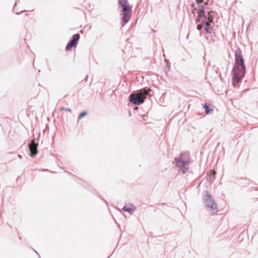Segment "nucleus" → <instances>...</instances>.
<instances>
[{"label":"nucleus","mask_w":258,"mask_h":258,"mask_svg":"<svg viewBox=\"0 0 258 258\" xmlns=\"http://www.w3.org/2000/svg\"><path fill=\"white\" fill-rule=\"evenodd\" d=\"M87 113L86 111L82 112V113H81L79 118H81L83 117L84 116H86L87 115Z\"/></svg>","instance_id":"2eb2a0df"},{"label":"nucleus","mask_w":258,"mask_h":258,"mask_svg":"<svg viewBox=\"0 0 258 258\" xmlns=\"http://www.w3.org/2000/svg\"><path fill=\"white\" fill-rule=\"evenodd\" d=\"M195 10L192 12V13L195 14Z\"/></svg>","instance_id":"6ab92c4d"},{"label":"nucleus","mask_w":258,"mask_h":258,"mask_svg":"<svg viewBox=\"0 0 258 258\" xmlns=\"http://www.w3.org/2000/svg\"><path fill=\"white\" fill-rule=\"evenodd\" d=\"M142 118L144 120L146 121L147 119L148 118V116L147 115H142Z\"/></svg>","instance_id":"dca6fc26"},{"label":"nucleus","mask_w":258,"mask_h":258,"mask_svg":"<svg viewBox=\"0 0 258 258\" xmlns=\"http://www.w3.org/2000/svg\"><path fill=\"white\" fill-rule=\"evenodd\" d=\"M197 13L198 14V17L199 18L198 21H200L202 18L205 19L203 6H200V8L197 11Z\"/></svg>","instance_id":"6e6552de"},{"label":"nucleus","mask_w":258,"mask_h":258,"mask_svg":"<svg viewBox=\"0 0 258 258\" xmlns=\"http://www.w3.org/2000/svg\"><path fill=\"white\" fill-rule=\"evenodd\" d=\"M202 28V25H198L197 26V29L200 30Z\"/></svg>","instance_id":"f3484780"},{"label":"nucleus","mask_w":258,"mask_h":258,"mask_svg":"<svg viewBox=\"0 0 258 258\" xmlns=\"http://www.w3.org/2000/svg\"><path fill=\"white\" fill-rule=\"evenodd\" d=\"M118 3L122 9V21L123 23L122 25H124L131 18L132 9L128 4L127 0H119Z\"/></svg>","instance_id":"7ed1b4c3"},{"label":"nucleus","mask_w":258,"mask_h":258,"mask_svg":"<svg viewBox=\"0 0 258 258\" xmlns=\"http://www.w3.org/2000/svg\"><path fill=\"white\" fill-rule=\"evenodd\" d=\"M150 89L141 90L140 92L136 93H132L130 95V101L135 105H139L143 103L149 94Z\"/></svg>","instance_id":"20e7f679"},{"label":"nucleus","mask_w":258,"mask_h":258,"mask_svg":"<svg viewBox=\"0 0 258 258\" xmlns=\"http://www.w3.org/2000/svg\"><path fill=\"white\" fill-rule=\"evenodd\" d=\"M80 38V35L79 34H75L73 36V38L72 40L70 42V43L67 45L66 47V49L68 50H70L72 49L73 47L76 46L77 44V41L79 40Z\"/></svg>","instance_id":"39448f33"},{"label":"nucleus","mask_w":258,"mask_h":258,"mask_svg":"<svg viewBox=\"0 0 258 258\" xmlns=\"http://www.w3.org/2000/svg\"><path fill=\"white\" fill-rule=\"evenodd\" d=\"M235 55V62L233 70V85L234 86H236L241 81L245 73L244 59L241 51H236Z\"/></svg>","instance_id":"f257e3e1"},{"label":"nucleus","mask_w":258,"mask_h":258,"mask_svg":"<svg viewBox=\"0 0 258 258\" xmlns=\"http://www.w3.org/2000/svg\"><path fill=\"white\" fill-rule=\"evenodd\" d=\"M210 172L213 173L214 175L216 174V172L215 171H210Z\"/></svg>","instance_id":"a211bd4d"},{"label":"nucleus","mask_w":258,"mask_h":258,"mask_svg":"<svg viewBox=\"0 0 258 258\" xmlns=\"http://www.w3.org/2000/svg\"><path fill=\"white\" fill-rule=\"evenodd\" d=\"M208 199L206 200V203L208 207L211 208L213 210L217 209V205L215 202L212 200L211 196L208 195Z\"/></svg>","instance_id":"0eeeda50"},{"label":"nucleus","mask_w":258,"mask_h":258,"mask_svg":"<svg viewBox=\"0 0 258 258\" xmlns=\"http://www.w3.org/2000/svg\"><path fill=\"white\" fill-rule=\"evenodd\" d=\"M205 26L204 27L205 30L208 33H212V28L210 27V24L208 22H204Z\"/></svg>","instance_id":"9d476101"},{"label":"nucleus","mask_w":258,"mask_h":258,"mask_svg":"<svg viewBox=\"0 0 258 258\" xmlns=\"http://www.w3.org/2000/svg\"><path fill=\"white\" fill-rule=\"evenodd\" d=\"M176 166L184 173L188 168L189 163L190 162L188 154H181L175 158Z\"/></svg>","instance_id":"f03ea898"},{"label":"nucleus","mask_w":258,"mask_h":258,"mask_svg":"<svg viewBox=\"0 0 258 258\" xmlns=\"http://www.w3.org/2000/svg\"><path fill=\"white\" fill-rule=\"evenodd\" d=\"M213 12H212L209 13L208 19L209 22H212L213 21Z\"/></svg>","instance_id":"f8f14e48"},{"label":"nucleus","mask_w":258,"mask_h":258,"mask_svg":"<svg viewBox=\"0 0 258 258\" xmlns=\"http://www.w3.org/2000/svg\"><path fill=\"white\" fill-rule=\"evenodd\" d=\"M37 146L38 144L35 143L34 140L32 141L31 143L29 144V148L31 152V156H33L37 154Z\"/></svg>","instance_id":"423d86ee"},{"label":"nucleus","mask_w":258,"mask_h":258,"mask_svg":"<svg viewBox=\"0 0 258 258\" xmlns=\"http://www.w3.org/2000/svg\"><path fill=\"white\" fill-rule=\"evenodd\" d=\"M197 3L199 4H201L202 3H204L205 5H207V3L208 0H196Z\"/></svg>","instance_id":"4468645a"},{"label":"nucleus","mask_w":258,"mask_h":258,"mask_svg":"<svg viewBox=\"0 0 258 258\" xmlns=\"http://www.w3.org/2000/svg\"><path fill=\"white\" fill-rule=\"evenodd\" d=\"M135 208L133 205H125L122 209V210L129 212H132L134 211Z\"/></svg>","instance_id":"1a4fd4ad"},{"label":"nucleus","mask_w":258,"mask_h":258,"mask_svg":"<svg viewBox=\"0 0 258 258\" xmlns=\"http://www.w3.org/2000/svg\"><path fill=\"white\" fill-rule=\"evenodd\" d=\"M59 111H69V112H71V109H70L69 108H65L64 107H61L59 108Z\"/></svg>","instance_id":"ddd939ff"},{"label":"nucleus","mask_w":258,"mask_h":258,"mask_svg":"<svg viewBox=\"0 0 258 258\" xmlns=\"http://www.w3.org/2000/svg\"><path fill=\"white\" fill-rule=\"evenodd\" d=\"M204 108L205 109V112L206 114H209L211 112L213 111V109H209V106L207 104H205L203 106Z\"/></svg>","instance_id":"9b49d317"}]
</instances>
